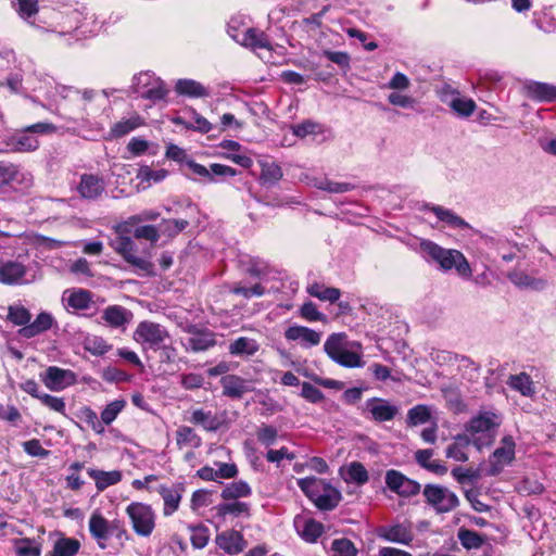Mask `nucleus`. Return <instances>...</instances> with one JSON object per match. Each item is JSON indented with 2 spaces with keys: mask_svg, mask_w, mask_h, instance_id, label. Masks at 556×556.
I'll return each instance as SVG.
<instances>
[{
  "mask_svg": "<svg viewBox=\"0 0 556 556\" xmlns=\"http://www.w3.org/2000/svg\"><path fill=\"white\" fill-rule=\"evenodd\" d=\"M419 249L422 257L427 262L438 264L440 269L444 271L455 269L456 274L465 279L471 277V267L464 254L458 250L442 248L428 239L420 241Z\"/></svg>",
  "mask_w": 556,
  "mask_h": 556,
  "instance_id": "obj_1",
  "label": "nucleus"
},
{
  "mask_svg": "<svg viewBox=\"0 0 556 556\" xmlns=\"http://www.w3.org/2000/svg\"><path fill=\"white\" fill-rule=\"evenodd\" d=\"M46 97L50 101H56V98L71 99L81 105V113L79 117L85 119L86 116L94 115L101 106L108 103L109 93L106 90L96 91L92 89H86L79 91L73 87L55 85L52 90L46 92Z\"/></svg>",
  "mask_w": 556,
  "mask_h": 556,
  "instance_id": "obj_2",
  "label": "nucleus"
},
{
  "mask_svg": "<svg viewBox=\"0 0 556 556\" xmlns=\"http://www.w3.org/2000/svg\"><path fill=\"white\" fill-rule=\"evenodd\" d=\"M88 528L91 538L101 549L108 547V541L111 538L117 540L121 545L128 539L127 530L121 520H108L98 509L91 514Z\"/></svg>",
  "mask_w": 556,
  "mask_h": 556,
  "instance_id": "obj_3",
  "label": "nucleus"
},
{
  "mask_svg": "<svg viewBox=\"0 0 556 556\" xmlns=\"http://www.w3.org/2000/svg\"><path fill=\"white\" fill-rule=\"evenodd\" d=\"M132 338L143 350L159 351L167 348L166 343L170 337L164 326L143 320L138 324Z\"/></svg>",
  "mask_w": 556,
  "mask_h": 556,
  "instance_id": "obj_4",
  "label": "nucleus"
},
{
  "mask_svg": "<svg viewBox=\"0 0 556 556\" xmlns=\"http://www.w3.org/2000/svg\"><path fill=\"white\" fill-rule=\"evenodd\" d=\"M54 130L55 126L53 124L39 122L12 135L7 144L13 152H33L39 148V140L34 136V134L42 135Z\"/></svg>",
  "mask_w": 556,
  "mask_h": 556,
  "instance_id": "obj_5",
  "label": "nucleus"
},
{
  "mask_svg": "<svg viewBox=\"0 0 556 556\" xmlns=\"http://www.w3.org/2000/svg\"><path fill=\"white\" fill-rule=\"evenodd\" d=\"M493 414H481L473 417L466 426V431L472 444L480 451L493 443L496 434L497 424L494 421Z\"/></svg>",
  "mask_w": 556,
  "mask_h": 556,
  "instance_id": "obj_6",
  "label": "nucleus"
},
{
  "mask_svg": "<svg viewBox=\"0 0 556 556\" xmlns=\"http://www.w3.org/2000/svg\"><path fill=\"white\" fill-rule=\"evenodd\" d=\"M344 338L343 333L330 334L324 344V351L333 362L343 367H362L364 363L361 355L344 348Z\"/></svg>",
  "mask_w": 556,
  "mask_h": 556,
  "instance_id": "obj_7",
  "label": "nucleus"
},
{
  "mask_svg": "<svg viewBox=\"0 0 556 556\" xmlns=\"http://www.w3.org/2000/svg\"><path fill=\"white\" fill-rule=\"evenodd\" d=\"M135 533L148 538L155 528V514L152 507L140 502H132L126 507Z\"/></svg>",
  "mask_w": 556,
  "mask_h": 556,
  "instance_id": "obj_8",
  "label": "nucleus"
},
{
  "mask_svg": "<svg viewBox=\"0 0 556 556\" xmlns=\"http://www.w3.org/2000/svg\"><path fill=\"white\" fill-rule=\"evenodd\" d=\"M131 87L139 97L152 101L162 100L167 94L163 81L150 71L135 75Z\"/></svg>",
  "mask_w": 556,
  "mask_h": 556,
  "instance_id": "obj_9",
  "label": "nucleus"
},
{
  "mask_svg": "<svg viewBox=\"0 0 556 556\" xmlns=\"http://www.w3.org/2000/svg\"><path fill=\"white\" fill-rule=\"evenodd\" d=\"M422 493L426 502L438 513L451 511L459 504L456 494L441 485L427 484Z\"/></svg>",
  "mask_w": 556,
  "mask_h": 556,
  "instance_id": "obj_10",
  "label": "nucleus"
},
{
  "mask_svg": "<svg viewBox=\"0 0 556 556\" xmlns=\"http://www.w3.org/2000/svg\"><path fill=\"white\" fill-rule=\"evenodd\" d=\"M40 380L52 392H61L77 382V376L71 369L49 366L39 375Z\"/></svg>",
  "mask_w": 556,
  "mask_h": 556,
  "instance_id": "obj_11",
  "label": "nucleus"
},
{
  "mask_svg": "<svg viewBox=\"0 0 556 556\" xmlns=\"http://www.w3.org/2000/svg\"><path fill=\"white\" fill-rule=\"evenodd\" d=\"M399 413L397 405L381 397L368 399L364 405V414L376 422L391 421Z\"/></svg>",
  "mask_w": 556,
  "mask_h": 556,
  "instance_id": "obj_12",
  "label": "nucleus"
},
{
  "mask_svg": "<svg viewBox=\"0 0 556 556\" xmlns=\"http://www.w3.org/2000/svg\"><path fill=\"white\" fill-rule=\"evenodd\" d=\"M386 484L387 486L394 493L400 496L409 497L417 495L420 492L421 485L401 471L395 469H390L386 472Z\"/></svg>",
  "mask_w": 556,
  "mask_h": 556,
  "instance_id": "obj_13",
  "label": "nucleus"
},
{
  "mask_svg": "<svg viewBox=\"0 0 556 556\" xmlns=\"http://www.w3.org/2000/svg\"><path fill=\"white\" fill-rule=\"evenodd\" d=\"M101 28V25L96 21L92 22V27L88 28V24L85 22L80 25L71 26L68 28L61 27L52 29L51 33L54 34L56 41L60 45L72 46L73 43L81 40L87 37V34L96 35Z\"/></svg>",
  "mask_w": 556,
  "mask_h": 556,
  "instance_id": "obj_14",
  "label": "nucleus"
},
{
  "mask_svg": "<svg viewBox=\"0 0 556 556\" xmlns=\"http://www.w3.org/2000/svg\"><path fill=\"white\" fill-rule=\"evenodd\" d=\"M378 536L388 542L410 545L414 540L413 525L404 521L382 526L378 529Z\"/></svg>",
  "mask_w": 556,
  "mask_h": 556,
  "instance_id": "obj_15",
  "label": "nucleus"
},
{
  "mask_svg": "<svg viewBox=\"0 0 556 556\" xmlns=\"http://www.w3.org/2000/svg\"><path fill=\"white\" fill-rule=\"evenodd\" d=\"M501 446L497 447L490 457V470L491 476L498 475L503 468L510 464L515 458V441L513 437L505 435L501 441Z\"/></svg>",
  "mask_w": 556,
  "mask_h": 556,
  "instance_id": "obj_16",
  "label": "nucleus"
},
{
  "mask_svg": "<svg viewBox=\"0 0 556 556\" xmlns=\"http://www.w3.org/2000/svg\"><path fill=\"white\" fill-rule=\"evenodd\" d=\"M283 336L289 342H296L303 349H311L320 343L323 333L308 327L294 324L285 330Z\"/></svg>",
  "mask_w": 556,
  "mask_h": 556,
  "instance_id": "obj_17",
  "label": "nucleus"
},
{
  "mask_svg": "<svg viewBox=\"0 0 556 556\" xmlns=\"http://www.w3.org/2000/svg\"><path fill=\"white\" fill-rule=\"evenodd\" d=\"M231 38L243 47L251 48L256 51L258 49L273 50L268 36L253 27H249L241 33H231Z\"/></svg>",
  "mask_w": 556,
  "mask_h": 556,
  "instance_id": "obj_18",
  "label": "nucleus"
},
{
  "mask_svg": "<svg viewBox=\"0 0 556 556\" xmlns=\"http://www.w3.org/2000/svg\"><path fill=\"white\" fill-rule=\"evenodd\" d=\"M31 182L29 174L22 172L21 167L8 161H0V192L15 184L28 186Z\"/></svg>",
  "mask_w": 556,
  "mask_h": 556,
  "instance_id": "obj_19",
  "label": "nucleus"
},
{
  "mask_svg": "<svg viewBox=\"0 0 556 556\" xmlns=\"http://www.w3.org/2000/svg\"><path fill=\"white\" fill-rule=\"evenodd\" d=\"M76 190L80 198L88 201L98 200L105 190V182L102 177L96 174L80 175Z\"/></svg>",
  "mask_w": 556,
  "mask_h": 556,
  "instance_id": "obj_20",
  "label": "nucleus"
},
{
  "mask_svg": "<svg viewBox=\"0 0 556 556\" xmlns=\"http://www.w3.org/2000/svg\"><path fill=\"white\" fill-rule=\"evenodd\" d=\"M507 278L516 288L521 290L542 291L547 286L545 278L533 276L521 268L510 270Z\"/></svg>",
  "mask_w": 556,
  "mask_h": 556,
  "instance_id": "obj_21",
  "label": "nucleus"
},
{
  "mask_svg": "<svg viewBox=\"0 0 556 556\" xmlns=\"http://www.w3.org/2000/svg\"><path fill=\"white\" fill-rule=\"evenodd\" d=\"M132 318L134 314L130 309L116 304L105 307L101 316L108 327L122 330L126 329Z\"/></svg>",
  "mask_w": 556,
  "mask_h": 556,
  "instance_id": "obj_22",
  "label": "nucleus"
},
{
  "mask_svg": "<svg viewBox=\"0 0 556 556\" xmlns=\"http://www.w3.org/2000/svg\"><path fill=\"white\" fill-rule=\"evenodd\" d=\"M62 302L66 311H87L92 307L93 294L86 289L65 290L62 295Z\"/></svg>",
  "mask_w": 556,
  "mask_h": 556,
  "instance_id": "obj_23",
  "label": "nucleus"
},
{
  "mask_svg": "<svg viewBox=\"0 0 556 556\" xmlns=\"http://www.w3.org/2000/svg\"><path fill=\"white\" fill-rule=\"evenodd\" d=\"M111 245L127 263L141 269L148 267V262L136 255L135 242L129 237L118 236Z\"/></svg>",
  "mask_w": 556,
  "mask_h": 556,
  "instance_id": "obj_24",
  "label": "nucleus"
},
{
  "mask_svg": "<svg viewBox=\"0 0 556 556\" xmlns=\"http://www.w3.org/2000/svg\"><path fill=\"white\" fill-rule=\"evenodd\" d=\"M26 273V267L20 262L8 261L0 263V282L3 285L13 286L29 282L25 278Z\"/></svg>",
  "mask_w": 556,
  "mask_h": 556,
  "instance_id": "obj_25",
  "label": "nucleus"
},
{
  "mask_svg": "<svg viewBox=\"0 0 556 556\" xmlns=\"http://www.w3.org/2000/svg\"><path fill=\"white\" fill-rule=\"evenodd\" d=\"M215 542L219 548L230 555L241 553L247 546L243 535L236 530H227L217 534Z\"/></svg>",
  "mask_w": 556,
  "mask_h": 556,
  "instance_id": "obj_26",
  "label": "nucleus"
},
{
  "mask_svg": "<svg viewBox=\"0 0 556 556\" xmlns=\"http://www.w3.org/2000/svg\"><path fill=\"white\" fill-rule=\"evenodd\" d=\"M294 528L298 534L308 543L316 542L324 532L323 523L304 516H296L294 518Z\"/></svg>",
  "mask_w": 556,
  "mask_h": 556,
  "instance_id": "obj_27",
  "label": "nucleus"
},
{
  "mask_svg": "<svg viewBox=\"0 0 556 556\" xmlns=\"http://www.w3.org/2000/svg\"><path fill=\"white\" fill-rule=\"evenodd\" d=\"M191 336L184 343L186 351L203 352L216 344L215 336L208 330H198L195 327H191L188 330Z\"/></svg>",
  "mask_w": 556,
  "mask_h": 556,
  "instance_id": "obj_28",
  "label": "nucleus"
},
{
  "mask_svg": "<svg viewBox=\"0 0 556 556\" xmlns=\"http://www.w3.org/2000/svg\"><path fill=\"white\" fill-rule=\"evenodd\" d=\"M527 96L539 102H556V86L547 83L529 80L525 84Z\"/></svg>",
  "mask_w": 556,
  "mask_h": 556,
  "instance_id": "obj_29",
  "label": "nucleus"
},
{
  "mask_svg": "<svg viewBox=\"0 0 556 556\" xmlns=\"http://www.w3.org/2000/svg\"><path fill=\"white\" fill-rule=\"evenodd\" d=\"M420 210L433 213L438 220L446 224L450 227L459 229H466L469 227L468 223L465 219L456 215L452 210L445 208L441 205L424 203Z\"/></svg>",
  "mask_w": 556,
  "mask_h": 556,
  "instance_id": "obj_30",
  "label": "nucleus"
},
{
  "mask_svg": "<svg viewBox=\"0 0 556 556\" xmlns=\"http://www.w3.org/2000/svg\"><path fill=\"white\" fill-rule=\"evenodd\" d=\"M182 492V484H176L173 486H167L164 484L160 485L159 493L164 502V516H172L179 508Z\"/></svg>",
  "mask_w": 556,
  "mask_h": 556,
  "instance_id": "obj_31",
  "label": "nucleus"
},
{
  "mask_svg": "<svg viewBox=\"0 0 556 556\" xmlns=\"http://www.w3.org/2000/svg\"><path fill=\"white\" fill-rule=\"evenodd\" d=\"M54 324L53 316L48 312H41L37 315L33 323L23 327L18 330V334L25 339H31L42 332H46L52 328Z\"/></svg>",
  "mask_w": 556,
  "mask_h": 556,
  "instance_id": "obj_32",
  "label": "nucleus"
},
{
  "mask_svg": "<svg viewBox=\"0 0 556 556\" xmlns=\"http://www.w3.org/2000/svg\"><path fill=\"white\" fill-rule=\"evenodd\" d=\"M189 421L195 426L202 427L205 431L216 432L220 429L223 421L211 410L198 408L191 412Z\"/></svg>",
  "mask_w": 556,
  "mask_h": 556,
  "instance_id": "obj_33",
  "label": "nucleus"
},
{
  "mask_svg": "<svg viewBox=\"0 0 556 556\" xmlns=\"http://www.w3.org/2000/svg\"><path fill=\"white\" fill-rule=\"evenodd\" d=\"M216 514L218 517L225 518L231 516L235 518L248 519L251 517V505L240 501H225L219 503L216 507Z\"/></svg>",
  "mask_w": 556,
  "mask_h": 556,
  "instance_id": "obj_34",
  "label": "nucleus"
},
{
  "mask_svg": "<svg viewBox=\"0 0 556 556\" xmlns=\"http://www.w3.org/2000/svg\"><path fill=\"white\" fill-rule=\"evenodd\" d=\"M175 91L179 96L189 98H206L210 96V89L207 87L197 80L188 78L178 79L175 85Z\"/></svg>",
  "mask_w": 556,
  "mask_h": 556,
  "instance_id": "obj_35",
  "label": "nucleus"
},
{
  "mask_svg": "<svg viewBox=\"0 0 556 556\" xmlns=\"http://www.w3.org/2000/svg\"><path fill=\"white\" fill-rule=\"evenodd\" d=\"M223 394L232 399H240L249 392L248 382L239 376L227 375L220 380Z\"/></svg>",
  "mask_w": 556,
  "mask_h": 556,
  "instance_id": "obj_36",
  "label": "nucleus"
},
{
  "mask_svg": "<svg viewBox=\"0 0 556 556\" xmlns=\"http://www.w3.org/2000/svg\"><path fill=\"white\" fill-rule=\"evenodd\" d=\"M470 444L472 440L468 434H457L454 437V442L447 446L445 455L447 458L465 463L468 460L467 448Z\"/></svg>",
  "mask_w": 556,
  "mask_h": 556,
  "instance_id": "obj_37",
  "label": "nucleus"
},
{
  "mask_svg": "<svg viewBox=\"0 0 556 556\" xmlns=\"http://www.w3.org/2000/svg\"><path fill=\"white\" fill-rule=\"evenodd\" d=\"M506 383L511 390L519 392L522 396L533 397L535 395L534 382L527 372L510 375Z\"/></svg>",
  "mask_w": 556,
  "mask_h": 556,
  "instance_id": "obj_38",
  "label": "nucleus"
},
{
  "mask_svg": "<svg viewBox=\"0 0 556 556\" xmlns=\"http://www.w3.org/2000/svg\"><path fill=\"white\" fill-rule=\"evenodd\" d=\"M87 473L94 480L98 491H104L109 486L117 484L122 480V472L119 470L104 471L89 468Z\"/></svg>",
  "mask_w": 556,
  "mask_h": 556,
  "instance_id": "obj_39",
  "label": "nucleus"
},
{
  "mask_svg": "<svg viewBox=\"0 0 556 556\" xmlns=\"http://www.w3.org/2000/svg\"><path fill=\"white\" fill-rule=\"evenodd\" d=\"M261 175L260 182L265 187H273L279 182L282 178L283 173L281 167L273 161H260Z\"/></svg>",
  "mask_w": 556,
  "mask_h": 556,
  "instance_id": "obj_40",
  "label": "nucleus"
},
{
  "mask_svg": "<svg viewBox=\"0 0 556 556\" xmlns=\"http://www.w3.org/2000/svg\"><path fill=\"white\" fill-rule=\"evenodd\" d=\"M143 119L138 114L124 117L116 122L110 129V138H121L143 125Z\"/></svg>",
  "mask_w": 556,
  "mask_h": 556,
  "instance_id": "obj_41",
  "label": "nucleus"
},
{
  "mask_svg": "<svg viewBox=\"0 0 556 556\" xmlns=\"http://www.w3.org/2000/svg\"><path fill=\"white\" fill-rule=\"evenodd\" d=\"M252 495V488L243 480L227 483L222 490L220 497L224 501H237Z\"/></svg>",
  "mask_w": 556,
  "mask_h": 556,
  "instance_id": "obj_42",
  "label": "nucleus"
},
{
  "mask_svg": "<svg viewBox=\"0 0 556 556\" xmlns=\"http://www.w3.org/2000/svg\"><path fill=\"white\" fill-rule=\"evenodd\" d=\"M311 296L317 298L320 301L336 303L341 296V291L338 288L327 287L324 283L313 282L306 288Z\"/></svg>",
  "mask_w": 556,
  "mask_h": 556,
  "instance_id": "obj_43",
  "label": "nucleus"
},
{
  "mask_svg": "<svg viewBox=\"0 0 556 556\" xmlns=\"http://www.w3.org/2000/svg\"><path fill=\"white\" fill-rule=\"evenodd\" d=\"M176 444L180 450L184 447L199 448L202 445V439L193 428L180 426L176 430Z\"/></svg>",
  "mask_w": 556,
  "mask_h": 556,
  "instance_id": "obj_44",
  "label": "nucleus"
},
{
  "mask_svg": "<svg viewBox=\"0 0 556 556\" xmlns=\"http://www.w3.org/2000/svg\"><path fill=\"white\" fill-rule=\"evenodd\" d=\"M341 501V493L333 488L330 483H328L325 488V491H321L320 494L315 498L314 504L323 510H331L338 506Z\"/></svg>",
  "mask_w": 556,
  "mask_h": 556,
  "instance_id": "obj_45",
  "label": "nucleus"
},
{
  "mask_svg": "<svg viewBox=\"0 0 556 556\" xmlns=\"http://www.w3.org/2000/svg\"><path fill=\"white\" fill-rule=\"evenodd\" d=\"M328 483L316 477H306L298 480L299 488L312 502L315 501L321 491H325Z\"/></svg>",
  "mask_w": 556,
  "mask_h": 556,
  "instance_id": "obj_46",
  "label": "nucleus"
},
{
  "mask_svg": "<svg viewBox=\"0 0 556 556\" xmlns=\"http://www.w3.org/2000/svg\"><path fill=\"white\" fill-rule=\"evenodd\" d=\"M258 349L260 345L256 340L247 337H240L230 343L229 353L236 356H252L258 351Z\"/></svg>",
  "mask_w": 556,
  "mask_h": 556,
  "instance_id": "obj_47",
  "label": "nucleus"
},
{
  "mask_svg": "<svg viewBox=\"0 0 556 556\" xmlns=\"http://www.w3.org/2000/svg\"><path fill=\"white\" fill-rule=\"evenodd\" d=\"M343 479L348 483H356L358 485H363L368 482L369 476L365 466L359 462H352L348 467L344 473H342Z\"/></svg>",
  "mask_w": 556,
  "mask_h": 556,
  "instance_id": "obj_48",
  "label": "nucleus"
},
{
  "mask_svg": "<svg viewBox=\"0 0 556 556\" xmlns=\"http://www.w3.org/2000/svg\"><path fill=\"white\" fill-rule=\"evenodd\" d=\"M80 549V543L73 538H61L55 541L49 556H75Z\"/></svg>",
  "mask_w": 556,
  "mask_h": 556,
  "instance_id": "obj_49",
  "label": "nucleus"
},
{
  "mask_svg": "<svg viewBox=\"0 0 556 556\" xmlns=\"http://www.w3.org/2000/svg\"><path fill=\"white\" fill-rule=\"evenodd\" d=\"M8 320L15 326L26 327L31 320L30 312L22 304H12L8 307Z\"/></svg>",
  "mask_w": 556,
  "mask_h": 556,
  "instance_id": "obj_50",
  "label": "nucleus"
},
{
  "mask_svg": "<svg viewBox=\"0 0 556 556\" xmlns=\"http://www.w3.org/2000/svg\"><path fill=\"white\" fill-rule=\"evenodd\" d=\"M83 345L86 351L97 356L104 355L111 349V345L102 337L94 334L86 336Z\"/></svg>",
  "mask_w": 556,
  "mask_h": 556,
  "instance_id": "obj_51",
  "label": "nucleus"
},
{
  "mask_svg": "<svg viewBox=\"0 0 556 556\" xmlns=\"http://www.w3.org/2000/svg\"><path fill=\"white\" fill-rule=\"evenodd\" d=\"M193 123H187L182 117H175L173 122L176 125H182L187 129H192L201 134H207L212 129V124L195 111H192Z\"/></svg>",
  "mask_w": 556,
  "mask_h": 556,
  "instance_id": "obj_52",
  "label": "nucleus"
},
{
  "mask_svg": "<svg viewBox=\"0 0 556 556\" xmlns=\"http://www.w3.org/2000/svg\"><path fill=\"white\" fill-rule=\"evenodd\" d=\"M168 175V172L164 168L161 169H152L150 166H141L138 170L137 178L141 182H148L149 186L151 182L157 184L164 180Z\"/></svg>",
  "mask_w": 556,
  "mask_h": 556,
  "instance_id": "obj_53",
  "label": "nucleus"
},
{
  "mask_svg": "<svg viewBox=\"0 0 556 556\" xmlns=\"http://www.w3.org/2000/svg\"><path fill=\"white\" fill-rule=\"evenodd\" d=\"M450 106L462 117L470 116L476 110V103L473 100L458 96L451 100Z\"/></svg>",
  "mask_w": 556,
  "mask_h": 556,
  "instance_id": "obj_54",
  "label": "nucleus"
},
{
  "mask_svg": "<svg viewBox=\"0 0 556 556\" xmlns=\"http://www.w3.org/2000/svg\"><path fill=\"white\" fill-rule=\"evenodd\" d=\"M126 402L124 400H115L109 403L104 409L101 412V422L102 426L111 425L118 414L124 409Z\"/></svg>",
  "mask_w": 556,
  "mask_h": 556,
  "instance_id": "obj_55",
  "label": "nucleus"
},
{
  "mask_svg": "<svg viewBox=\"0 0 556 556\" xmlns=\"http://www.w3.org/2000/svg\"><path fill=\"white\" fill-rule=\"evenodd\" d=\"M191 532L190 541L194 548H203L207 545L210 533L208 528L203 525L189 526Z\"/></svg>",
  "mask_w": 556,
  "mask_h": 556,
  "instance_id": "obj_56",
  "label": "nucleus"
},
{
  "mask_svg": "<svg viewBox=\"0 0 556 556\" xmlns=\"http://www.w3.org/2000/svg\"><path fill=\"white\" fill-rule=\"evenodd\" d=\"M457 370L464 371V377L468 380L478 378L480 367L469 357L458 355L456 364Z\"/></svg>",
  "mask_w": 556,
  "mask_h": 556,
  "instance_id": "obj_57",
  "label": "nucleus"
},
{
  "mask_svg": "<svg viewBox=\"0 0 556 556\" xmlns=\"http://www.w3.org/2000/svg\"><path fill=\"white\" fill-rule=\"evenodd\" d=\"M332 556H356L357 549L349 539H336L331 544Z\"/></svg>",
  "mask_w": 556,
  "mask_h": 556,
  "instance_id": "obj_58",
  "label": "nucleus"
},
{
  "mask_svg": "<svg viewBox=\"0 0 556 556\" xmlns=\"http://www.w3.org/2000/svg\"><path fill=\"white\" fill-rule=\"evenodd\" d=\"M238 174L237 169L218 163L210 165V182L223 181L226 177H233Z\"/></svg>",
  "mask_w": 556,
  "mask_h": 556,
  "instance_id": "obj_59",
  "label": "nucleus"
},
{
  "mask_svg": "<svg viewBox=\"0 0 556 556\" xmlns=\"http://www.w3.org/2000/svg\"><path fill=\"white\" fill-rule=\"evenodd\" d=\"M430 419V410L426 405H416L407 413V422L410 426L426 424Z\"/></svg>",
  "mask_w": 556,
  "mask_h": 556,
  "instance_id": "obj_60",
  "label": "nucleus"
},
{
  "mask_svg": "<svg viewBox=\"0 0 556 556\" xmlns=\"http://www.w3.org/2000/svg\"><path fill=\"white\" fill-rule=\"evenodd\" d=\"M458 540L460 544L467 549L479 548L483 544V539L481 535L467 529H462L458 531Z\"/></svg>",
  "mask_w": 556,
  "mask_h": 556,
  "instance_id": "obj_61",
  "label": "nucleus"
},
{
  "mask_svg": "<svg viewBox=\"0 0 556 556\" xmlns=\"http://www.w3.org/2000/svg\"><path fill=\"white\" fill-rule=\"evenodd\" d=\"M518 493L522 495H540L545 491L543 483L535 479L525 478L517 485Z\"/></svg>",
  "mask_w": 556,
  "mask_h": 556,
  "instance_id": "obj_62",
  "label": "nucleus"
},
{
  "mask_svg": "<svg viewBox=\"0 0 556 556\" xmlns=\"http://www.w3.org/2000/svg\"><path fill=\"white\" fill-rule=\"evenodd\" d=\"M256 438L261 444H263L265 446H270L276 442V440L278 438V430L276 427H274L271 425L263 424L256 430Z\"/></svg>",
  "mask_w": 556,
  "mask_h": 556,
  "instance_id": "obj_63",
  "label": "nucleus"
},
{
  "mask_svg": "<svg viewBox=\"0 0 556 556\" xmlns=\"http://www.w3.org/2000/svg\"><path fill=\"white\" fill-rule=\"evenodd\" d=\"M17 556H40L41 549L30 539H21L15 542Z\"/></svg>",
  "mask_w": 556,
  "mask_h": 556,
  "instance_id": "obj_64",
  "label": "nucleus"
}]
</instances>
